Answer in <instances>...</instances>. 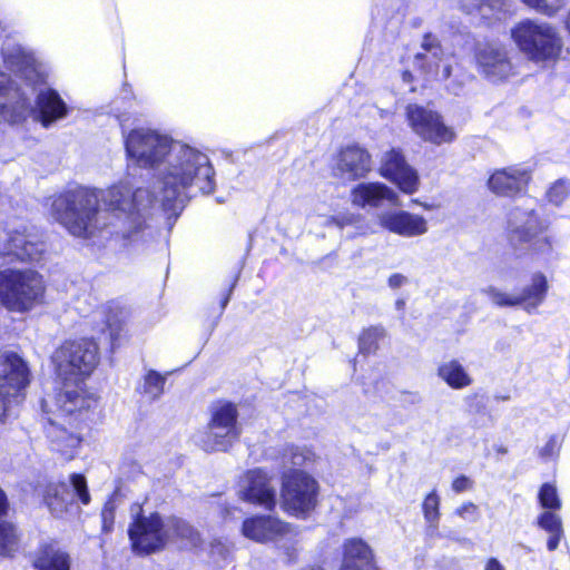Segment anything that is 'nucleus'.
I'll return each instance as SVG.
<instances>
[{"instance_id": "nucleus-25", "label": "nucleus", "mask_w": 570, "mask_h": 570, "mask_svg": "<svg viewBox=\"0 0 570 570\" xmlns=\"http://www.w3.org/2000/svg\"><path fill=\"white\" fill-rule=\"evenodd\" d=\"M240 430L226 429L208 423V431L202 439V448L206 452L226 451L238 440Z\"/></svg>"}, {"instance_id": "nucleus-14", "label": "nucleus", "mask_w": 570, "mask_h": 570, "mask_svg": "<svg viewBox=\"0 0 570 570\" xmlns=\"http://www.w3.org/2000/svg\"><path fill=\"white\" fill-rule=\"evenodd\" d=\"M548 289L547 278L542 274L532 277V284L524 288L520 295H511L494 286H488L482 292L489 296L493 304L500 307L524 305L525 309L537 308L544 299Z\"/></svg>"}, {"instance_id": "nucleus-38", "label": "nucleus", "mask_w": 570, "mask_h": 570, "mask_svg": "<svg viewBox=\"0 0 570 570\" xmlns=\"http://www.w3.org/2000/svg\"><path fill=\"white\" fill-rule=\"evenodd\" d=\"M525 6L537 12L553 17L563 6L562 0H521Z\"/></svg>"}, {"instance_id": "nucleus-27", "label": "nucleus", "mask_w": 570, "mask_h": 570, "mask_svg": "<svg viewBox=\"0 0 570 570\" xmlns=\"http://www.w3.org/2000/svg\"><path fill=\"white\" fill-rule=\"evenodd\" d=\"M466 13L478 10L479 13L489 20H503L512 12L511 0H473L471 6L462 4Z\"/></svg>"}, {"instance_id": "nucleus-43", "label": "nucleus", "mask_w": 570, "mask_h": 570, "mask_svg": "<svg viewBox=\"0 0 570 570\" xmlns=\"http://www.w3.org/2000/svg\"><path fill=\"white\" fill-rule=\"evenodd\" d=\"M102 518V529L106 532H109L112 529L114 524V507L110 503H107L101 512Z\"/></svg>"}, {"instance_id": "nucleus-23", "label": "nucleus", "mask_w": 570, "mask_h": 570, "mask_svg": "<svg viewBox=\"0 0 570 570\" xmlns=\"http://www.w3.org/2000/svg\"><path fill=\"white\" fill-rule=\"evenodd\" d=\"M340 570H376L372 550L362 539H348L344 543V558Z\"/></svg>"}, {"instance_id": "nucleus-37", "label": "nucleus", "mask_w": 570, "mask_h": 570, "mask_svg": "<svg viewBox=\"0 0 570 570\" xmlns=\"http://www.w3.org/2000/svg\"><path fill=\"white\" fill-rule=\"evenodd\" d=\"M312 458L313 453L308 449L295 445L287 446L283 455L284 463H289L293 466H302Z\"/></svg>"}, {"instance_id": "nucleus-6", "label": "nucleus", "mask_w": 570, "mask_h": 570, "mask_svg": "<svg viewBox=\"0 0 570 570\" xmlns=\"http://www.w3.org/2000/svg\"><path fill=\"white\" fill-rule=\"evenodd\" d=\"M45 293L40 274L32 269L0 271V302L13 312H26L39 303Z\"/></svg>"}, {"instance_id": "nucleus-34", "label": "nucleus", "mask_w": 570, "mask_h": 570, "mask_svg": "<svg viewBox=\"0 0 570 570\" xmlns=\"http://www.w3.org/2000/svg\"><path fill=\"white\" fill-rule=\"evenodd\" d=\"M20 534L17 527L4 520H0V554H8L18 548Z\"/></svg>"}, {"instance_id": "nucleus-35", "label": "nucleus", "mask_w": 570, "mask_h": 570, "mask_svg": "<svg viewBox=\"0 0 570 570\" xmlns=\"http://www.w3.org/2000/svg\"><path fill=\"white\" fill-rule=\"evenodd\" d=\"M570 195V180L560 178L556 180L547 190L549 203L560 206Z\"/></svg>"}, {"instance_id": "nucleus-9", "label": "nucleus", "mask_w": 570, "mask_h": 570, "mask_svg": "<svg viewBox=\"0 0 570 570\" xmlns=\"http://www.w3.org/2000/svg\"><path fill=\"white\" fill-rule=\"evenodd\" d=\"M317 494L318 483L312 475L296 469L283 473V505L291 514L305 517L315 509Z\"/></svg>"}, {"instance_id": "nucleus-36", "label": "nucleus", "mask_w": 570, "mask_h": 570, "mask_svg": "<svg viewBox=\"0 0 570 570\" xmlns=\"http://www.w3.org/2000/svg\"><path fill=\"white\" fill-rule=\"evenodd\" d=\"M538 498L541 507L544 509L559 510L561 508L557 488L550 483L541 485Z\"/></svg>"}, {"instance_id": "nucleus-29", "label": "nucleus", "mask_w": 570, "mask_h": 570, "mask_svg": "<svg viewBox=\"0 0 570 570\" xmlns=\"http://www.w3.org/2000/svg\"><path fill=\"white\" fill-rule=\"evenodd\" d=\"M37 570H69V557L67 553L53 548H46L35 560Z\"/></svg>"}, {"instance_id": "nucleus-52", "label": "nucleus", "mask_w": 570, "mask_h": 570, "mask_svg": "<svg viewBox=\"0 0 570 570\" xmlns=\"http://www.w3.org/2000/svg\"><path fill=\"white\" fill-rule=\"evenodd\" d=\"M303 570H324L321 566H313V567H308L306 569H303Z\"/></svg>"}, {"instance_id": "nucleus-44", "label": "nucleus", "mask_w": 570, "mask_h": 570, "mask_svg": "<svg viewBox=\"0 0 570 570\" xmlns=\"http://www.w3.org/2000/svg\"><path fill=\"white\" fill-rule=\"evenodd\" d=\"M471 488H472V481L468 476H465V475L458 476L452 482V489L456 493H461V492L466 491V490H469Z\"/></svg>"}, {"instance_id": "nucleus-7", "label": "nucleus", "mask_w": 570, "mask_h": 570, "mask_svg": "<svg viewBox=\"0 0 570 570\" xmlns=\"http://www.w3.org/2000/svg\"><path fill=\"white\" fill-rule=\"evenodd\" d=\"M507 229L509 240L514 247L528 245L538 253L551 249L548 236L543 235L546 225L535 213L533 199H525L523 206H515L511 209Z\"/></svg>"}, {"instance_id": "nucleus-20", "label": "nucleus", "mask_w": 570, "mask_h": 570, "mask_svg": "<svg viewBox=\"0 0 570 570\" xmlns=\"http://www.w3.org/2000/svg\"><path fill=\"white\" fill-rule=\"evenodd\" d=\"M336 170L342 178L355 180L371 170V156L366 149L352 145L343 148L338 155Z\"/></svg>"}, {"instance_id": "nucleus-10", "label": "nucleus", "mask_w": 570, "mask_h": 570, "mask_svg": "<svg viewBox=\"0 0 570 570\" xmlns=\"http://www.w3.org/2000/svg\"><path fill=\"white\" fill-rule=\"evenodd\" d=\"M6 238L0 244V255L10 262H35L43 252V244L32 226L26 223L11 224L6 227Z\"/></svg>"}, {"instance_id": "nucleus-4", "label": "nucleus", "mask_w": 570, "mask_h": 570, "mask_svg": "<svg viewBox=\"0 0 570 570\" xmlns=\"http://www.w3.org/2000/svg\"><path fill=\"white\" fill-rule=\"evenodd\" d=\"M128 534L137 554L160 551L171 540L185 539L195 543L198 539L188 522L177 517L163 518L158 512L138 514L129 525Z\"/></svg>"}, {"instance_id": "nucleus-47", "label": "nucleus", "mask_w": 570, "mask_h": 570, "mask_svg": "<svg viewBox=\"0 0 570 570\" xmlns=\"http://www.w3.org/2000/svg\"><path fill=\"white\" fill-rule=\"evenodd\" d=\"M8 498L4 491L0 488V517L8 511Z\"/></svg>"}, {"instance_id": "nucleus-32", "label": "nucleus", "mask_w": 570, "mask_h": 570, "mask_svg": "<svg viewBox=\"0 0 570 570\" xmlns=\"http://www.w3.org/2000/svg\"><path fill=\"white\" fill-rule=\"evenodd\" d=\"M422 510L428 523V532L433 534L438 530L440 521V497L436 491H432L425 497Z\"/></svg>"}, {"instance_id": "nucleus-19", "label": "nucleus", "mask_w": 570, "mask_h": 570, "mask_svg": "<svg viewBox=\"0 0 570 570\" xmlns=\"http://www.w3.org/2000/svg\"><path fill=\"white\" fill-rule=\"evenodd\" d=\"M379 220L383 228L403 237L421 236L428 232V222L423 216L405 210L382 213Z\"/></svg>"}, {"instance_id": "nucleus-2", "label": "nucleus", "mask_w": 570, "mask_h": 570, "mask_svg": "<svg viewBox=\"0 0 570 570\" xmlns=\"http://www.w3.org/2000/svg\"><path fill=\"white\" fill-rule=\"evenodd\" d=\"M51 362L63 385L56 396L58 411L70 415L94 407L97 400L83 390L82 384L98 364L97 344L86 338L66 341L53 352Z\"/></svg>"}, {"instance_id": "nucleus-5", "label": "nucleus", "mask_w": 570, "mask_h": 570, "mask_svg": "<svg viewBox=\"0 0 570 570\" xmlns=\"http://www.w3.org/2000/svg\"><path fill=\"white\" fill-rule=\"evenodd\" d=\"M511 37L520 51L537 62L553 60L561 52V37L548 22L524 19L511 29Z\"/></svg>"}, {"instance_id": "nucleus-53", "label": "nucleus", "mask_w": 570, "mask_h": 570, "mask_svg": "<svg viewBox=\"0 0 570 570\" xmlns=\"http://www.w3.org/2000/svg\"><path fill=\"white\" fill-rule=\"evenodd\" d=\"M47 406H48V401L47 400H42V410H43V412H48Z\"/></svg>"}, {"instance_id": "nucleus-18", "label": "nucleus", "mask_w": 570, "mask_h": 570, "mask_svg": "<svg viewBox=\"0 0 570 570\" xmlns=\"http://www.w3.org/2000/svg\"><path fill=\"white\" fill-rule=\"evenodd\" d=\"M422 49L423 52L415 55V65L420 66L426 75L446 80L451 76V65L443 59L438 39L431 35L425 36Z\"/></svg>"}, {"instance_id": "nucleus-12", "label": "nucleus", "mask_w": 570, "mask_h": 570, "mask_svg": "<svg viewBox=\"0 0 570 570\" xmlns=\"http://www.w3.org/2000/svg\"><path fill=\"white\" fill-rule=\"evenodd\" d=\"M406 118L413 131L424 140L441 145L452 141L455 137L453 130L442 122L438 112L423 106L409 105Z\"/></svg>"}, {"instance_id": "nucleus-24", "label": "nucleus", "mask_w": 570, "mask_h": 570, "mask_svg": "<svg viewBox=\"0 0 570 570\" xmlns=\"http://www.w3.org/2000/svg\"><path fill=\"white\" fill-rule=\"evenodd\" d=\"M46 433L53 451L59 452L67 460L75 456L76 449L80 444V438L78 435L68 432L50 417L48 419Z\"/></svg>"}, {"instance_id": "nucleus-50", "label": "nucleus", "mask_w": 570, "mask_h": 570, "mask_svg": "<svg viewBox=\"0 0 570 570\" xmlns=\"http://www.w3.org/2000/svg\"><path fill=\"white\" fill-rule=\"evenodd\" d=\"M564 24H566V29H567V31H568V32H569V35H570V8H569L568 14H567V17H566Z\"/></svg>"}, {"instance_id": "nucleus-31", "label": "nucleus", "mask_w": 570, "mask_h": 570, "mask_svg": "<svg viewBox=\"0 0 570 570\" xmlns=\"http://www.w3.org/2000/svg\"><path fill=\"white\" fill-rule=\"evenodd\" d=\"M166 376L155 370H149L144 376L140 385V392L146 395L149 401L158 400L164 393Z\"/></svg>"}, {"instance_id": "nucleus-45", "label": "nucleus", "mask_w": 570, "mask_h": 570, "mask_svg": "<svg viewBox=\"0 0 570 570\" xmlns=\"http://www.w3.org/2000/svg\"><path fill=\"white\" fill-rule=\"evenodd\" d=\"M409 283V278L400 273H394L387 278V285L392 289L400 288Z\"/></svg>"}, {"instance_id": "nucleus-13", "label": "nucleus", "mask_w": 570, "mask_h": 570, "mask_svg": "<svg viewBox=\"0 0 570 570\" xmlns=\"http://www.w3.org/2000/svg\"><path fill=\"white\" fill-rule=\"evenodd\" d=\"M239 493L243 500L267 510L274 509L277 502V490L274 480L262 469L246 472L240 480Z\"/></svg>"}, {"instance_id": "nucleus-11", "label": "nucleus", "mask_w": 570, "mask_h": 570, "mask_svg": "<svg viewBox=\"0 0 570 570\" xmlns=\"http://www.w3.org/2000/svg\"><path fill=\"white\" fill-rule=\"evenodd\" d=\"M43 502L56 518H61L75 502L77 497L83 505L90 503L87 480L82 474L72 473L69 482H49L42 492Z\"/></svg>"}, {"instance_id": "nucleus-26", "label": "nucleus", "mask_w": 570, "mask_h": 570, "mask_svg": "<svg viewBox=\"0 0 570 570\" xmlns=\"http://www.w3.org/2000/svg\"><path fill=\"white\" fill-rule=\"evenodd\" d=\"M110 346L114 348L129 317V309L119 302H110L104 309Z\"/></svg>"}, {"instance_id": "nucleus-3", "label": "nucleus", "mask_w": 570, "mask_h": 570, "mask_svg": "<svg viewBox=\"0 0 570 570\" xmlns=\"http://www.w3.org/2000/svg\"><path fill=\"white\" fill-rule=\"evenodd\" d=\"M68 111L67 104L52 88L40 89L32 108L30 94L0 71V121L19 124L32 112L42 127L49 128L66 118Z\"/></svg>"}, {"instance_id": "nucleus-41", "label": "nucleus", "mask_w": 570, "mask_h": 570, "mask_svg": "<svg viewBox=\"0 0 570 570\" xmlns=\"http://www.w3.org/2000/svg\"><path fill=\"white\" fill-rule=\"evenodd\" d=\"M455 514L470 522H476L480 518L479 508L473 502H465L456 508Z\"/></svg>"}, {"instance_id": "nucleus-30", "label": "nucleus", "mask_w": 570, "mask_h": 570, "mask_svg": "<svg viewBox=\"0 0 570 570\" xmlns=\"http://www.w3.org/2000/svg\"><path fill=\"white\" fill-rule=\"evenodd\" d=\"M210 414L209 423L217 424L229 430H240L237 423L238 412L233 403H217L213 405Z\"/></svg>"}, {"instance_id": "nucleus-21", "label": "nucleus", "mask_w": 570, "mask_h": 570, "mask_svg": "<svg viewBox=\"0 0 570 570\" xmlns=\"http://www.w3.org/2000/svg\"><path fill=\"white\" fill-rule=\"evenodd\" d=\"M530 171L519 166H511L494 171L489 178L490 189L502 196H512L524 190L530 181Z\"/></svg>"}, {"instance_id": "nucleus-8", "label": "nucleus", "mask_w": 570, "mask_h": 570, "mask_svg": "<svg viewBox=\"0 0 570 570\" xmlns=\"http://www.w3.org/2000/svg\"><path fill=\"white\" fill-rule=\"evenodd\" d=\"M28 363L16 352L4 351L0 354V422H4L12 404L23 396L30 383Z\"/></svg>"}, {"instance_id": "nucleus-17", "label": "nucleus", "mask_w": 570, "mask_h": 570, "mask_svg": "<svg viewBox=\"0 0 570 570\" xmlns=\"http://www.w3.org/2000/svg\"><path fill=\"white\" fill-rule=\"evenodd\" d=\"M242 532L256 542H274L292 534L293 527L274 517L256 515L244 520Z\"/></svg>"}, {"instance_id": "nucleus-48", "label": "nucleus", "mask_w": 570, "mask_h": 570, "mask_svg": "<svg viewBox=\"0 0 570 570\" xmlns=\"http://www.w3.org/2000/svg\"><path fill=\"white\" fill-rule=\"evenodd\" d=\"M485 570H504V568L497 558H490L487 562Z\"/></svg>"}, {"instance_id": "nucleus-33", "label": "nucleus", "mask_w": 570, "mask_h": 570, "mask_svg": "<svg viewBox=\"0 0 570 570\" xmlns=\"http://www.w3.org/2000/svg\"><path fill=\"white\" fill-rule=\"evenodd\" d=\"M385 336L383 326L376 325L364 330L358 338V350L362 354L375 353L379 342Z\"/></svg>"}, {"instance_id": "nucleus-51", "label": "nucleus", "mask_w": 570, "mask_h": 570, "mask_svg": "<svg viewBox=\"0 0 570 570\" xmlns=\"http://www.w3.org/2000/svg\"><path fill=\"white\" fill-rule=\"evenodd\" d=\"M405 305V302L404 299H397L396 303H395V306L397 309H402Z\"/></svg>"}, {"instance_id": "nucleus-39", "label": "nucleus", "mask_w": 570, "mask_h": 570, "mask_svg": "<svg viewBox=\"0 0 570 570\" xmlns=\"http://www.w3.org/2000/svg\"><path fill=\"white\" fill-rule=\"evenodd\" d=\"M297 534H298V532L293 527V533L292 534H288V535L284 537L283 540H281L278 538V540L274 541L278 546V548L284 551V553L287 557V561L288 562L295 561L297 556H298Z\"/></svg>"}, {"instance_id": "nucleus-28", "label": "nucleus", "mask_w": 570, "mask_h": 570, "mask_svg": "<svg viewBox=\"0 0 570 570\" xmlns=\"http://www.w3.org/2000/svg\"><path fill=\"white\" fill-rule=\"evenodd\" d=\"M439 377L454 390H462L473 382L471 375L458 360L443 362L438 367Z\"/></svg>"}, {"instance_id": "nucleus-46", "label": "nucleus", "mask_w": 570, "mask_h": 570, "mask_svg": "<svg viewBox=\"0 0 570 570\" xmlns=\"http://www.w3.org/2000/svg\"><path fill=\"white\" fill-rule=\"evenodd\" d=\"M562 535L563 532L550 533V537L547 541V548L549 551H554L559 547Z\"/></svg>"}, {"instance_id": "nucleus-22", "label": "nucleus", "mask_w": 570, "mask_h": 570, "mask_svg": "<svg viewBox=\"0 0 570 570\" xmlns=\"http://www.w3.org/2000/svg\"><path fill=\"white\" fill-rule=\"evenodd\" d=\"M352 203L358 207H379L383 200L396 204L397 195L382 183H361L351 193Z\"/></svg>"}, {"instance_id": "nucleus-40", "label": "nucleus", "mask_w": 570, "mask_h": 570, "mask_svg": "<svg viewBox=\"0 0 570 570\" xmlns=\"http://www.w3.org/2000/svg\"><path fill=\"white\" fill-rule=\"evenodd\" d=\"M538 524L549 533L563 532L561 518L551 511L541 513L538 518Z\"/></svg>"}, {"instance_id": "nucleus-15", "label": "nucleus", "mask_w": 570, "mask_h": 570, "mask_svg": "<svg viewBox=\"0 0 570 570\" xmlns=\"http://www.w3.org/2000/svg\"><path fill=\"white\" fill-rule=\"evenodd\" d=\"M481 72L491 81L505 79L512 70L504 46L498 42L480 45L475 53Z\"/></svg>"}, {"instance_id": "nucleus-42", "label": "nucleus", "mask_w": 570, "mask_h": 570, "mask_svg": "<svg viewBox=\"0 0 570 570\" xmlns=\"http://www.w3.org/2000/svg\"><path fill=\"white\" fill-rule=\"evenodd\" d=\"M560 445L556 435L550 436L546 445L540 450V456L548 460L556 456L559 452Z\"/></svg>"}, {"instance_id": "nucleus-16", "label": "nucleus", "mask_w": 570, "mask_h": 570, "mask_svg": "<svg viewBox=\"0 0 570 570\" xmlns=\"http://www.w3.org/2000/svg\"><path fill=\"white\" fill-rule=\"evenodd\" d=\"M381 174L383 177L396 184L405 194H413L417 190V173L407 165L404 156L394 149L383 157Z\"/></svg>"}, {"instance_id": "nucleus-49", "label": "nucleus", "mask_w": 570, "mask_h": 570, "mask_svg": "<svg viewBox=\"0 0 570 570\" xmlns=\"http://www.w3.org/2000/svg\"><path fill=\"white\" fill-rule=\"evenodd\" d=\"M236 281H237V279H235V281L233 282V284H232V286H230V288H229V291H228V294L226 295V297H225V298L223 299V302H222V308H223V309L226 307V305H227V304H228V302H229V297H230V294H232V291H233V288H234L235 284H236Z\"/></svg>"}, {"instance_id": "nucleus-1", "label": "nucleus", "mask_w": 570, "mask_h": 570, "mask_svg": "<svg viewBox=\"0 0 570 570\" xmlns=\"http://www.w3.org/2000/svg\"><path fill=\"white\" fill-rule=\"evenodd\" d=\"M125 148L134 163L154 171L153 189H134L120 180L106 189L77 186L56 195L51 215L71 235L107 233L136 242L154 212L163 210L175 222L191 198L215 190L214 167L197 148L144 128L125 137Z\"/></svg>"}]
</instances>
